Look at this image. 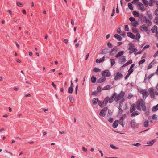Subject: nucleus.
Segmentation results:
<instances>
[{"mask_svg":"<svg viewBox=\"0 0 158 158\" xmlns=\"http://www.w3.org/2000/svg\"><path fill=\"white\" fill-rule=\"evenodd\" d=\"M125 92L123 91H121L120 93L118 95L116 92L112 94V96L110 98L109 103H112L114 100L117 102L119 100L123 98L125 95Z\"/></svg>","mask_w":158,"mask_h":158,"instance_id":"1","label":"nucleus"},{"mask_svg":"<svg viewBox=\"0 0 158 158\" xmlns=\"http://www.w3.org/2000/svg\"><path fill=\"white\" fill-rule=\"evenodd\" d=\"M136 104L137 109L139 110L140 111L142 109L143 111H146V106L145 103L143 99H141L138 100Z\"/></svg>","mask_w":158,"mask_h":158,"instance_id":"2","label":"nucleus"},{"mask_svg":"<svg viewBox=\"0 0 158 158\" xmlns=\"http://www.w3.org/2000/svg\"><path fill=\"white\" fill-rule=\"evenodd\" d=\"M129 46L128 50H129V53L130 54H131L134 52H136L137 51V49L135 48V45L133 44L129 43Z\"/></svg>","mask_w":158,"mask_h":158,"instance_id":"3","label":"nucleus"},{"mask_svg":"<svg viewBox=\"0 0 158 158\" xmlns=\"http://www.w3.org/2000/svg\"><path fill=\"white\" fill-rule=\"evenodd\" d=\"M140 93L142 94L143 98L145 100L146 98L149 95V93L146 89L140 90Z\"/></svg>","mask_w":158,"mask_h":158,"instance_id":"4","label":"nucleus"},{"mask_svg":"<svg viewBox=\"0 0 158 158\" xmlns=\"http://www.w3.org/2000/svg\"><path fill=\"white\" fill-rule=\"evenodd\" d=\"M123 76L122 74L120 72H117L114 74V79L116 81L120 79Z\"/></svg>","mask_w":158,"mask_h":158,"instance_id":"5","label":"nucleus"},{"mask_svg":"<svg viewBox=\"0 0 158 158\" xmlns=\"http://www.w3.org/2000/svg\"><path fill=\"white\" fill-rule=\"evenodd\" d=\"M102 76L108 77L111 75V73L110 71L108 70H106L102 71L101 73Z\"/></svg>","mask_w":158,"mask_h":158,"instance_id":"6","label":"nucleus"},{"mask_svg":"<svg viewBox=\"0 0 158 158\" xmlns=\"http://www.w3.org/2000/svg\"><path fill=\"white\" fill-rule=\"evenodd\" d=\"M108 110L107 107H105L102 109L100 111L99 115L101 116L104 117L106 114V112Z\"/></svg>","mask_w":158,"mask_h":158,"instance_id":"7","label":"nucleus"},{"mask_svg":"<svg viewBox=\"0 0 158 158\" xmlns=\"http://www.w3.org/2000/svg\"><path fill=\"white\" fill-rule=\"evenodd\" d=\"M118 51V48L116 46H115L111 50V51H110L109 53V55L112 56L115 55Z\"/></svg>","mask_w":158,"mask_h":158,"instance_id":"8","label":"nucleus"},{"mask_svg":"<svg viewBox=\"0 0 158 158\" xmlns=\"http://www.w3.org/2000/svg\"><path fill=\"white\" fill-rule=\"evenodd\" d=\"M148 91L150 94L151 98L153 99L155 98L154 91L152 88H150L148 89Z\"/></svg>","mask_w":158,"mask_h":158,"instance_id":"9","label":"nucleus"},{"mask_svg":"<svg viewBox=\"0 0 158 158\" xmlns=\"http://www.w3.org/2000/svg\"><path fill=\"white\" fill-rule=\"evenodd\" d=\"M143 20L147 23L149 26H150L152 24L151 21L149 20L146 16H144L143 17Z\"/></svg>","mask_w":158,"mask_h":158,"instance_id":"10","label":"nucleus"},{"mask_svg":"<svg viewBox=\"0 0 158 158\" xmlns=\"http://www.w3.org/2000/svg\"><path fill=\"white\" fill-rule=\"evenodd\" d=\"M140 29L143 32H146L148 30V28L146 25L144 24L140 27Z\"/></svg>","mask_w":158,"mask_h":158,"instance_id":"11","label":"nucleus"},{"mask_svg":"<svg viewBox=\"0 0 158 158\" xmlns=\"http://www.w3.org/2000/svg\"><path fill=\"white\" fill-rule=\"evenodd\" d=\"M110 98L109 97L107 96L106 97L102 102L104 106H105L108 103V102L109 103L110 100Z\"/></svg>","mask_w":158,"mask_h":158,"instance_id":"12","label":"nucleus"},{"mask_svg":"<svg viewBox=\"0 0 158 158\" xmlns=\"http://www.w3.org/2000/svg\"><path fill=\"white\" fill-rule=\"evenodd\" d=\"M110 50L108 48H106L102 50V52L101 53L102 54H106L108 53H110Z\"/></svg>","mask_w":158,"mask_h":158,"instance_id":"13","label":"nucleus"},{"mask_svg":"<svg viewBox=\"0 0 158 158\" xmlns=\"http://www.w3.org/2000/svg\"><path fill=\"white\" fill-rule=\"evenodd\" d=\"M136 105L135 104H132L130 108V112L133 113L135 110L136 109Z\"/></svg>","mask_w":158,"mask_h":158,"instance_id":"14","label":"nucleus"},{"mask_svg":"<svg viewBox=\"0 0 158 158\" xmlns=\"http://www.w3.org/2000/svg\"><path fill=\"white\" fill-rule=\"evenodd\" d=\"M114 37L118 41H121L122 40V38L121 36L118 34H115L114 35Z\"/></svg>","mask_w":158,"mask_h":158,"instance_id":"15","label":"nucleus"},{"mask_svg":"<svg viewBox=\"0 0 158 158\" xmlns=\"http://www.w3.org/2000/svg\"><path fill=\"white\" fill-rule=\"evenodd\" d=\"M106 80V78L105 77H101L99 79H98L97 80V83H100L103 82L105 81Z\"/></svg>","mask_w":158,"mask_h":158,"instance_id":"16","label":"nucleus"},{"mask_svg":"<svg viewBox=\"0 0 158 158\" xmlns=\"http://www.w3.org/2000/svg\"><path fill=\"white\" fill-rule=\"evenodd\" d=\"M135 123L136 121L135 119L132 120L130 122L131 126L132 128H134L135 127Z\"/></svg>","mask_w":158,"mask_h":158,"instance_id":"17","label":"nucleus"},{"mask_svg":"<svg viewBox=\"0 0 158 158\" xmlns=\"http://www.w3.org/2000/svg\"><path fill=\"white\" fill-rule=\"evenodd\" d=\"M118 124V120H116L113 124V127L114 128L117 127Z\"/></svg>","mask_w":158,"mask_h":158,"instance_id":"18","label":"nucleus"},{"mask_svg":"<svg viewBox=\"0 0 158 158\" xmlns=\"http://www.w3.org/2000/svg\"><path fill=\"white\" fill-rule=\"evenodd\" d=\"M124 53V52L123 51H119L118 52L117 54L115 56V57L116 58H118L121 56Z\"/></svg>","mask_w":158,"mask_h":158,"instance_id":"19","label":"nucleus"},{"mask_svg":"<svg viewBox=\"0 0 158 158\" xmlns=\"http://www.w3.org/2000/svg\"><path fill=\"white\" fill-rule=\"evenodd\" d=\"M127 36L134 39L135 38V35L133 33L130 32L127 33Z\"/></svg>","mask_w":158,"mask_h":158,"instance_id":"20","label":"nucleus"},{"mask_svg":"<svg viewBox=\"0 0 158 158\" xmlns=\"http://www.w3.org/2000/svg\"><path fill=\"white\" fill-rule=\"evenodd\" d=\"M157 30V27L156 25H154L153 27L152 28V33H155Z\"/></svg>","mask_w":158,"mask_h":158,"instance_id":"21","label":"nucleus"},{"mask_svg":"<svg viewBox=\"0 0 158 158\" xmlns=\"http://www.w3.org/2000/svg\"><path fill=\"white\" fill-rule=\"evenodd\" d=\"M138 5L139 7V9L140 10H142L143 9L144 6L143 4L141 2H139L138 3Z\"/></svg>","mask_w":158,"mask_h":158,"instance_id":"22","label":"nucleus"},{"mask_svg":"<svg viewBox=\"0 0 158 158\" xmlns=\"http://www.w3.org/2000/svg\"><path fill=\"white\" fill-rule=\"evenodd\" d=\"M97 79L94 76H92L91 78V82L93 83H95Z\"/></svg>","mask_w":158,"mask_h":158,"instance_id":"23","label":"nucleus"},{"mask_svg":"<svg viewBox=\"0 0 158 158\" xmlns=\"http://www.w3.org/2000/svg\"><path fill=\"white\" fill-rule=\"evenodd\" d=\"M98 99L97 98H93L92 101L93 104L94 105H96L98 102Z\"/></svg>","mask_w":158,"mask_h":158,"instance_id":"24","label":"nucleus"},{"mask_svg":"<svg viewBox=\"0 0 158 158\" xmlns=\"http://www.w3.org/2000/svg\"><path fill=\"white\" fill-rule=\"evenodd\" d=\"M158 110V104L156 106H154L152 109V111L153 112H155Z\"/></svg>","mask_w":158,"mask_h":158,"instance_id":"25","label":"nucleus"},{"mask_svg":"<svg viewBox=\"0 0 158 158\" xmlns=\"http://www.w3.org/2000/svg\"><path fill=\"white\" fill-rule=\"evenodd\" d=\"M143 3L144 5L145 6L148 7V2L147 0H142Z\"/></svg>","mask_w":158,"mask_h":158,"instance_id":"26","label":"nucleus"},{"mask_svg":"<svg viewBox=\"0 0 158 158\" xmlns=\"http://www.w3.org/2000/svg\"><path fill=\"white\" fill-rule=\"evenodd\" d=\"M120 61L122 63H124L126 61V57L124 56H122L121 58L120 59Z\"/></svg>","mask_w":158,"mask_h":158,"instance_id":"27","label":"nucleus"},{"mask_svg":"<svg viewBox=\"0 0 158 158\" xmlns=\"http://www.w3.org/2000/svg\"><path fill=\"white\" fill-rule=\"evenodd\" d=\"M139 113L138 112V111H135L133 112L131 115V117H134V116H135V115H139Z\"/></svg>","mask_w":158,"mask_h":158,"instance_id":"28","label":"nucleus"},{"mask_svg":"<svg viewBox=\"0 0 158 158\" xmlns=\"http://www.w3.org/2000/svg\"><path fill=\"white\" fill-rule=\"evenodd\" d=\"M131 24L132 26L136 27H137V25L138 24V23L136 21L133 22H131Z\"/></svg>","mask_w":158,"mask_h":158,"instance_id":"29","label":"nucleus"},{"mask_svg":"<svg viewBox=\"0 0 158 158\" xmlns=\"http://www.w3.org/2000/svg\"><path fill=\"white\" fill-rule=\"evenodd\" d=\"M110 61L111 63V65L112 66L115 63V60L113 59H111L110 60Z\"/></svg>","mask_w":158,"mask_h":158,"instance_id":"30","label":"nucleus"},{"mask_svg":"<svg viewBox=\"0 0 158 158\" xmlns=\"http://www.w3.org/2000/svg\"><path fill=\"white\" fill-rule=\"evenodd\" d=\"M110 89V85H107L104 87L103 88V90H109Z\"/></svg>","mask_w":158,"mask_h":158,"instance_id":"31","label":"nucleus"},{"mask_svg":"<svg viewBox=\"0 0 158 158\" xmlns=\"http://www.w3.org/2000/svg\"><path fill=\"white\" fill-rule=\"evenodd\" d=\"M133 14L135 17H138L139 16V14L138 12L134 11L133 12Z\"/></svg>","mask_w":158,"mask_h":158,"instance_id":"32","label":"nucleus"},{"mask_svg":"<svg viewBox=\"0 0 158 158\" xmlns=\"http://www.w3.org/2000/svg\"><path fill=\"white\" fill-rule=\"evenodd\" d=\"M98 105L101 107H103L105 106L103 102H102L100 101L98 102Z\"/></svg>","mask_w":158,"mask_h":158,"instance_id":"33","label":"nucleus"},{"mask_svg":"<svg viewBox=\"0 0 158 158\" xmlns=\"http://www.w3.org/2000/svg\"><path fill=\"white\" fill-rule=\"evenodd\" d=\"M140 37V34L139 33H137L136 35V40H139Z\"/></svg>","mask_w":158,"mask_h":158,"instance_id":"34","label":"nucleus"},{"mask_svg":"<svg viewBox=\"0 0 158 158\" xmlns=\"http://www.w3.org/2000/svg\"><path fill=\"white\" fill-rule=\"evenodd\" d=\"M149 122L148 120H146L145 121L144 123V126L145 127H147L148 126Z\"/></svg>","mask_w":158,"mask_h":158,"instance_id":"35","label":"nucleus"},{"mask_svg":"<svg viewBox=\"0 0 158 158\" xmlns=\"http://www.w3.org/2000/svg\"><path fill=\"white\" fill-rule=\"evenodd\" d=\"M73 88L69 87L68 89V92L70 94H72L73 92Z\"/></svg>","mask_w":158,"mask_h":158,"instance_id":"36","label":"nucleus"},{"mask_svg":"<svg viewBox=\"0 0 158 158\" xmlns=\"http://www.w3.org/2000/svg\"><path fill=\"white\" fill-rule=\"evenodd\" d=\"M100 69L97 68H95L93 70V72H97L100 71Z\"/></svg>","mask_w":158,"mask_h":158,"instance_id":"37","label":"nucleus"},{"mask_svg":"<svg viewBox=\"0 0 158 158\" xmlns=\"http://www.w3.org/2000/svg\"><path fill=\"white\" fill-rule=\"evenodd\" d=\"M128 6L129 8L131 10H133V5H132L131 3H128Z\"/></svg>","mask_w":158,"mask_h":158,"instance_id":"38","label":"nucleus"},{"mask_svg":"<svg viewBox=\"0 0 158 158\" xmlns=\"http://www.w3.org/2000/svg\"><path fill=\"white\" fill-rule=\"evenodd\" d=\"M112 115V112L110 110H109L108 111V113L107 115V116L108 117H110Z\"/></svg>","mask_w":158,"mask_h":158,"instance_id":"39","label":"nucleus"},{"mask_svg":"<svg viewBox=\"0 0 158 158\" xmlns=\"http://www.w3.org/2000/svg\"><path fill=\"white\" fill-rule=\"evenodd\" d=\"M110 147L112 149H118V147H116L113 144H110Z\"/></svg>","mask_w":158,"mask_h":158,"instance_id":"40","label":"nucleus"},{"mask_svg":"<svg viewBox=\"0 0 158 158\" xmlns=\"http://www.w3.org/2000/svg\"><path fill=\"white\" fill-rule=\"evenodd\" d=\"M69 99L70 102L72 103H74V98L72 97H69Z\"/></svg>","mask_w":158,"mask_h":158,"instance_id":"41","label":"nucleus"},{"mask_svg":"<svg viewBox=\"0 0 158 158\" xmlns=\"http://www.w3.org/2000/svg\"><path fill=\"white\" fill-rule=\"evenodd\" d=\"M145 60H146L145 59H143L141 60L140 61H139L138 62L139 65H140L141 64H143L144 62H145Z\"/></svg>","mask_w":158,"mask_h":158,"instance_id":"42","label":"nucleus"},{"mask_svg":"<svg viewBox=\"0 0 158 158\" xmlns=\"http://www.w3.org/2000/svg\"><path fill=\"white\" fill-rule=\"evenodd\" d=\"M132 63V61L131 60H129L125 64V65L127 66L130 64H131Z\"/></svg>","mask_w":158,"mask_h":158,"instance_id":"43","label":"nucleus"},{"mask_svg":"<svg viewBox=\"0 0 158 158\" xmlns=\"http://www.w3.org/2000/svg\"><path fill=\"white\" fill-rule=\"evenodd\" d=\"M152 117V119L153 120H156L157 119V117L155 114H153Z\"/></svg>","mask_w":158,"mask_h":158,"instance_id":"44","label":"nucleus"},{"mask_svg":"<svg viewBox=\"0 0 158 158\" xmlns=\"http://www.w3.org/2000/svg\"><path fill=\"white\" fill-rule=\"evenodd\" d=\"M129 20L131 22H133L135 21V18L133 17H131L129 18Z\"/></svg>","mask_w":158,"mask_h":158,"instance_id":"45","label":"nucleus"},{"mask_svg":"<svg viewBox=\"0 0 158 158\" xmlns=\"http://www.w3.org/2000/svg\"><path fill=\"white\" fill-rule=\"evenodd\" d=\"M125 101V99L124 98H123L121 100V101H120V103H119V105L120 106H122L123 103Z\"/></svg>","mask_w":158,"mask_h":158,"instance_id":"46","label":"nucleus"},{"mask_svg":"<svg viewBox=\"0 0 158 158\" xmlns=\"http://www.w3.org/2000/svg\"><path fill=\"white\" fill-rule=\"evenodd\" d=\"M154 22V23L156 24H158V17H157L155 18Z\"/></svg>","mask_w":158,"mask_h":158,"instance_id":"47","label":"nucleus"},{"mask_svg":"<svg viewBox=\"0 0 158 158\" xmlns=\"http://www.w3.org/2000/svg\"><path fill=\"white\" fill-rule=\"evenodd\" d=\"M154 143V140H153L150 142H148L147 144L149 145H152Z\"/></svg>","mask_w":158,"mask_h":158,"instance_id":"48","label":"nucleus"},{"mask_svg":"<svg viewBox=\"0 0 158 158\" xmlns=\"http://www.w3.org/2000/svg\"><path fill=\"white\" fill-rule=\"evenodd\" d=\"M132 32L134 33H136L138 32V30L137 29L135 28H132Z\"/></svg>","mask_w":158,"mask_h":158,"instance_id":"49","label":"nucleus"},{"mask_svg":"<svg viewBox=\"0 0 158 158\" xmlns=\"http://www.w3.org/2000/svg\"><path fill=\"white\" fill-rule=\"evenodd\" d=\"M124 27L125 28V31H129V29L128 26V25H125Z\"/></svg>","mask_w":158,"mask_h":158,"instance_id":"50","label":"nucleus"},{"mask_svg":"<svg viewBox=\"0 0 158 158\" xmlns=\"http://www.w3.org/2000/svg\"><path fill=\"white\" fill-rule=\"evenodd\" d=\"M16 3L18 6L19 7H21L23 6V4L19 2H17Z\"/></svg>","mask_w":158,"mask_h":158,"instance_id":"51","label":"nucleus"},{"mask_svg":"<svg viewBox=\"0 0 158 158\" xmlns=\"http://www.w3.org/2000/svg\"><path fill=\"white\" fill-rule=\"evenodd\" d=\"M147 15L148 17L150 18V19H151L152 18V15L151 14L149 13L148 12H147Z\"/></svg>","mask_w":158,"mask_h":158,"instance_id":"52","label":"nucleus"},{"mask_svg":"<svg viewBox=\"0 0 158 158\" xmlns=\"http://www.w3.org/2000/svg\"><path fill=\"white\" fill-rule=\"evenodd\" d=\"M107 46L109 48H112V44L110 42H108L107 44Z\"/></svg>","mask_w":158,"mask_h":158,"instance_id":"53","label":"nucleus"},{"mask_svg":"<svg viewBox=\"0 0 158 158\" xmlns=\"http://www.w3.org/2000/svg\"><path fill=\"white\" fill-rule=\"evenodd\" d=\"M133 71L134 69H130V68L129 70H128V72L129 73L131 74L133 72Z\"/></svg>","mask_w":158,"mask_h":158,"instance_id":"54","label":"nucleus"},{"mask_svg":"<svg viewBox=\"0 0 158 158\" xmlns=\"http://www.w3.org/2000/svg\"><path fill=\"white\" fill-rule=\"evenodd\" d=\"M96 62L97 63H99L102 62V61H101V59H98L96 60Z\"/></svg>","mask_w":158,"mask_h":158,"instance_id":"55","label":"nucleus"},{"mask_svg":"<svg viewBox=\"0 0 158 158\" xmlns=\"http://www.w3.org/2000/svg\"><path fill=\"white\" fill-rule=\"evenodd\" d=\"M121 28L119 27L117 31V32L118 34H120L121 32Z\"/></svg>","mask_w":158,"mask_h":158,"instance_id":"56","label":"nucleus"},{"mask_svg":"<svg viewBox=\"0 0 158 158\" xmlns=\"http://www.w3.org/2000/svg\"><path fill=\"white\" fill-rule=\"evenodd\" d=\"M149 47H150V46L149 45H146L143 47V50H144L146 48H149Z\"/></svg>","mask_w":158,"mask_h":158,"instance_id":"57","label":"nucleus"},{"mask_svg":"<svg viewBox=\"0 0 158 158\" xmlns=\"http://www.w3.org/2000/svg\"><path fill=\"white\" fill-rule=\"evenodd\" d=\"M115 13V7H114V8H113V11H112V14H111V16H114V14Z\"/></svg>","mask_w":158,"mask_h":158,"instance_id":"58","label":"nucleus"},{"mask_svg":"<svg viewBox=\"0 0 158 158\" xmlns=\"http://www.w3.org/2000/svg\"><path fill=\"white\" fill-rule=\"evenodd\" d=\"M154 75V74H151L148 76V78L149 79H150Z\"/></svg>","mask_w":158,"mask_h":158,"instance_id":"59","label":"nucleus"},{"mask_svg":"<svg viewBox=\"0 0 158 158\" xmlns=\"http://www.w3.org/2000/svg\"><path fill=\"white\" fill-rule=\"evenodd\" d=\"M102 89V88L101 87L99 86L97 87V90L98 92H101Z\"/></svg>","mask_w":158,"mask_h":158,"instance_id":"60","label":"nucleus"},{"mask_svg":"<svg viewBox=\"0 0 158 158\" xmlns=\"http://www.w3.org/2000/svg\"><path fill=\"white\" fill-rule=\"evenodd\" d=\"M133 97V95L131 94H129L127 98L129 99H131Z\"/></svg>","mask_w":158,"mask_h":158,"instance_id":"61","label":"nucleus"},{"mask_svg":"<svg viewBox=\"0 0 158 158\" xmlns=\"http://www.w3.org/2000/svg\"><path fill=\"white\" fill-rule=\"evenodd\" d=\"M108 121L110 123L112 122L113 121V118H110L108 119Z\"/></svg>","mask_w":158,"mask_h":158,"instance_id":"62","label":"nucleus"},{"mask_svg":"<svg viewBox=\"0 0 158 158\" xmlns=\"http://www.w3.org/2000/svg\"><path fill=\"white\" fill-rule=\"evenodd\" d=\"M119 124L121 125L123 127H124V124L123 123V121H120Z\"/></svg>","mask_w":158,"mask_h":158,"instance_id":"63","label":"nucleus"},{"mask_svg":"<svg viewBox=\"0 0 158 158\" xmlns=\"http://www.w3.org/2000/svg\"><path fill=\"white\" fill-rule=\"evenodd\" d=\"M155 14L156 15H158V9H157L155 11Z\"/></svg>","mask_w":158,"mask_h":158,"instance_id":"64","label":"nucleus"}]
</instances>
